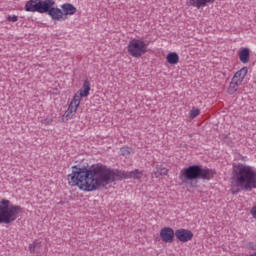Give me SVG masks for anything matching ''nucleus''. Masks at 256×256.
<instances>
[{
	"label": "nucleus",
	"mask_w": 256,
	"mask_h": 256,
	"mask_svg": "<svg viewBox=\"0 0 256 256\" xmlns=\"http://www.w3.org/2000/svg\"><path fill=\"white\" fill-rule=\"evenodd\" d=\"M167 168L163 165H157L153 171L154 177H161V175H167Z\"/></svg>",
	"instance_id": "obj_17"
},
{
	"label": "nucleus",
	"mask_w": 256,
	"mask_h": 256,
	"mask_svg": "<svg viewBox=\"0 0 256 256\" xmlns=\"http://www.w3.org/2000/svg\"><path fill=\"white\" fill-rule=\"evenodd\" d=\"M213 1L215 0H188V5L201 9V7H205L207 3H213Z\"/></svg>",
	"instance_id": "obj_14"
},
{
	"label": "nucleus",
	"mask_w": 256,
	"mask_h": 256,
	"mask_svg": "<svg viewBox=\"0 0 256 256\" xmlns=\"http://www.w3.org/2000/svg\"><path fill=\"white\" fill-rule=\"evenodd\" d=\"M166 61L169 65H177L179 63V54L176 52H170L166 56Z\"/></svg>",
	"instance_id": "obj_15"
},
{
	"label": "nucleus",
	"mask_w": 256,
	"mask_h": 256,
	"mask_svg": "<svg viewBox=\"0 0 256 256\" xmlns=\"http://www.w3.org/2000/svg\"><path fill=\"white\" fill-rule=\"evenodd\" d=\"M21 213V206L11 205V201L7 199H2L0 201V225H9L14 221H17Z\"/></svg>",
	"instance_id": "obj_4"
},
{
	"label": "nucleus",
	"mask_w": 256,
	"mask_h": 256,
	"mask_svg": "<svg viewBox=\"0 0 256 256\" xmlns=\"http://www.w3.org/2000/svg\"><path fill=\"white\" fill-rule=\"evenodd\" d=\"M37 249H41V242L39 240L34 241V243L29 246L30 253H35Z\"/></svg>",
	"instance_id": "obj_19"
},
{
	"label": "nucleus",
	"mask_w": 256,
	"mask_h": 256,
	"mask_svg": "<svg viewBox=\"0 0 256 256\" xmlns=\"http://www.w3.org/2000/svg\"><path fill=\"white\" fill-rule=\"evenodd\" d=\"M61 9L65 20L67 19L68 15H75V13H77V8L71 3L62 4Z\"/></svg>",
	"instance_id": "obj_11"
},
{
	"label": "nucleus",
	"mask_w": 256,
	"mask_h": 256,
	"mask_svg": "<svg viewBox=\"0 0 256 256\" xmlns=\"http://www.w3.org/2000/svg\"><path fill=\"white\" fill-rule=\"evenodd\" d=\"M250 256H256V252L254 254L250 255Z\"/></svg>",
	"instance_id": "obj_26"
},
{
	"label": "nucleus",
	"mask_w": 256,
	"mask_h": 256,
	"mask_svg": "<svg viewBox=\"0 0 256 256\" xmlns=\"http://www.w3.org/2000/svg\"><path fill=\"white\" fill-rule=\"evenodd\" d=\"M248 249H252V251H256V244L253 242L248 243Z\"/></svg>",
	"instance_id": "obj_24"
},
{
	"label": "nucleus",
	"mask_w": 256,
	"mask_h": 256,
	"mask_svg": "<svg viewBox=\"0 0 256 256\" xmlns=\"http://www.w3.org/2000/svg\"><path fill=\"white\" fill-rule=\"evenodd\" d=\"M250 213L253 219H256V204L251 208Z\"/></svg>",
	"instance_id": "obj_23"
},
{
	"label": "nucleus",
	"mask_w": 256,
	"mask_h": 256,
	"mask_svg": "<svg viewBox=\"0 0 256 256\" xmlns=\"http://www.w3.org/2000/svg\"><path fill=\"white\" fill-rule=\"evenodd\" d=\"M200 113H201V110H199L198 108H193V109L190 111V117H191V119H195V117H197Z\"/></svg>",
	"instance_id": "obj_21"
},
{
	"label": "nucleus",
	"mask_w": 256,
	"mask_h": 256,
	"mask_svg": "<svg viewBox=\"0 0 256 256\" xmlns=\"http://www.w3.org/2000/svg\"><path fill=\"white\" fill-rule=\"evenodd\" d=\"M89 91H91V82H89L88 80H85L82 88L77 93L74 94V97H78L79 103H81L82 97H89Z\"/></svg>",
	"instance_id": "obj_10"
},
{
	"label": "nucleus",
	"mask_w": 256,
	"mask_h": 256,
	"mask_svg": "<svg viewBox=\"0 0 256 256\" xmlns=\"http://www.w3.org/2000/svg\"><path fill=\"white\" fill-rule=\"evenodd\" d=\"M50 3L49 0H29L25 4V11L29 13H47Z\"/></svg>",
	"instance_id": "obj_6"
},
{
	"label": "nucleus",
	"mask_w": 256,
	"mask_h": 256,
	"mask_svg": "<svg viewBox=\"0 0 256 256\" xmlns=\"http://www.w3.org/2000/svg\"><path fill=\"white\" fill-rule=\"evenodd\" d=\"M215 172L209 168H202L199 165H192L180 171L179 178L185 181H193L194 179H206L207 181L213 179Z\"/></svg>",
	"instance_id": "obj_3"
},
{
	"label": "nucleus",
	"mask_w": 256,
	"mask_h": 256,
	"mask_svg": "<svg viewBox=\"0 0 256 256\" xmlns=\"http://www.w3.org/2000/svg\"><path fill=\"white\" fill-rule=\"evenodd\" d=\"M79 105H81V102H79V96H73L68 106V109L65 111L64 114L66 121H69L73 119V117H75L77 109H79Z\"/></svg>",
	"instance_id": "obj_7"
},
{
	"label": "nucleus",
	"mask_w": 256,
	"mask_h": 256,
	"mask_svg": "<svg viewBox=\"0 0 256 256\" xmlns=\"http://www.w3.org/2000/svg\"><path fill=\"white\" fill-rule=\"evenodd\" d=\"M122 178L117 171L105 165L98 164L92 169L74 166L68 175V183L72 187H78L81 191L91 193L97 191L99 187H105Z\"/></svg>",
	"instance_id": "obj_1"
},
{
	"label": "nucleus",
	"mask_w": 256,
	"mask_h": 256,
	"mask_svg": "<svg viewBox=\"0 0 256 256\" xmlns=\"http://www.w3.org/2000/svg\"><path fill=\"white\" fill-rule=\"evenodd\" d=\"M239 59L241 63L247 64L249 63V49L248 48H243L239 51L238 53Z\"/></svg>",
	"instance_id": "obj_16"
},
{
	"label": "nucleus",
	"mask_w": 256,
	"mask_h": 256,
	"mask_svg": "<svg viewBox=\"0 0 256 256\" xmlns=\"http://www.w3.org/2000/svg\"><path fill=\"white\" fill-rule=\"evenodd\" d=\"M239 85H241L240 82H237L234 78H232V81L230 82L228 93L230 95H233V93H236V91L239 89Z\"/></svg>",
	"instance_id": "obj_18"
},
{
	"label": "nucleus",
	"mask_w": 256,
	"mask_h": 256,
	"mask_svg": "<svg viewBox=\"0 0 256 256\" xmlns=\"http://www.w3.org/2000/svg\"><path fill=\"white\" fill-rule=\"evenodd\" d=\"M128 53L131 57H135L139 59V57H143L145 53H147V43L140 39H132L128 43Z\"/></svg>",
	"instance_id": "obj_5"
},
{
	"label": "nucleus",
	"mask_w": 256,
	"mask_h": 256,
	"mask_svg": "<svg viewBox=\"0 0 256 256\" xmlns=\"http://www.w3.org/2000/svg\"><path fill=\"white\" fill-rule=\"evenodd\" d=\"M42 123L44 125H51V123H53V120L52 119H45V120H42Z\"/></svg>",
	"instance_id": "obj_25"
},
{
	"label": "nucleus",
	"mask_w": 256,
	"mask_h": 256,
	"mask_svg": "<svg viewBox=\"0 0 256 256\" xmlns=\"http://www.w3.org/2000/svg\"><path fill=\"white\" fill-rule=\"evenodd\" d=\"M120 155H123V157H128V155H131V148H129V147H122L120 149Z\"/></svg>",
	"instance_id": "obj_20"
},
{
	"label": "nucleus",
	"mask_w": 256,
	"mask_h": 256,
	"mask_svg": "<svg viewBox=\"0 0 256 256\" xmlns=\"http://www.w3.org/2000/svg\"><path fill=\"white\" fill-rule=\"evenodd\" d=\"M233 181L242 191H253L256 189V170L246 164H235L233 166Z\"/></svg>",
	"instance_id": "obj_2"
},
{
	"label": "nucleus",
	"mask_w": 256,
	"mask_h": 256,
	"mask_svg": "<svg viewBox=\"0 0 256 256\" xmlns=\"http://www.w3.org/2000/svg\"><path fill=\"white\" fill-rule=\"evenodd\" d=\"M175 237L178 241H181V243H187L193 239V232H191V230L181 228L175 231Z\"/></svg>",
	"instance_id": "obj_8"
},
{
	"label": "nucleus",
	"mask_w": 256,
	"mask_h": 256,
	"mask_svg": "<svg viewBox=\"0 0 256 256\" xmlns=\"http://www.w3.org/2000/svg\"><path fill=\"white\" fill-rule=\"evenodd\" d=\"M247 73H249V69L247 67H243L242 69H240L239 71H237L233 78L234 81H237L238 83H243V80L245 79V77H247Z\"/></svg>",
	"instance_id": "obj_13"
},
{
	"label": "nucleus",
	"mask_w": 256,
	"mask_h": 256,
	"mask_svg": "<svg viewBox=\"0 0 256 256\" xmlns=\"http://www.w3.org/2000/svg\"><path fill=\"white\" fill-rule=\"evenodd\" d=\"M18 19L19 18L16 15H9L7 17V20L10 21L11 23H17Z\"/></svg>",
	"instance_id": "obj_22"
},
{
	"label": "nucleus",
	"mask_w": 256,
	"mask_h": 256,
	"mask_svg": "<svg viewBox=\"0 0 256 256\" xmlns=\"http://www.w3.org/2000/svg\"><path fill=\"white\" fill-rule=\"evenodd\" d=\"M160 237L164 243H173L175 231L171 227H164L160 231Z\"/></svg>",
	"instance_id": "obj_9"
},
{
	"label": "nucleus",
	"mask_w": 256,
	"mask_h": 256,
	"mask_svg": "<svg viewBox=\"0 0 256 256\" xmlns=\"http://www.w3.org/2000/svg\"><path fill=\"white\" fill-rule=\"evenodd\" d=\"M121 176L124 179H141L143 177V172H141V170L136 169L130 172H122Z\"/></svg>",
	"instance_id": "obj_12"
}]
</instances>
